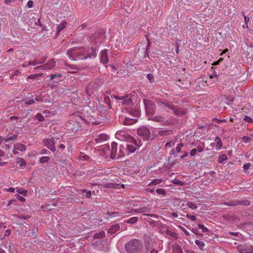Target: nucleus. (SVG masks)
Here are the masks:
<instances>
[{
    "mask_svg": "<svg viewBox=\"0 0 253 253\" xmlns=\"http://www.w3.org/2000/svg\"><path fill=\"white\" fill-rule=\"evenodd\" d=\"M91 50V52L88 48L74 47L67 50V55L71 60L73 61L85 60L96 57L97 48L92 46Z\"/></svg>",
    "mask_w": 253,
    "mask_h": 253,
    "instance_id": "f257e3e1",
    "label": "nucleus"
},
{
    "mask_svg": "<svg viewBox=\"0 0 253 253\" xmlns=\"http://www.w3.org/2000/svg\"><path fill=\"white\" fill-rule=\"evenodd\" d=\"M142 247L141 242L137 240L133 239L129 241L125 246L127 252L133 253H137Z\"/></svg>",
    "mask_w": 253,
    "mask_h": 253,
    "instance_id": "f03ea898",
    "label": "nucleus"
},
{
    "mask_svg": "<svg viewBox=\"0 0 253 253\" xmlns=\"http://www.w3.org/2000/svg\"><path fill=\"white\" fill-rule=\"evenodd\" d=\"M142 145L141 141L139 140L137 143L135 139L133 137V140L128 141L126 143V152L127 155L134 153L138 147Z\"/></svg>",
    "mask_w": 253,
    "mask_h": 253,
    "instance_id": "7ed1b4c3",
    "label": "nucleus"
},
{
    "mask_svg": "<svg viewBox=\"0 0 253 253\" xmlns=\"http://www.w3.org/2000/svg\"><path fill=\"white\" fill-rule=\"evenodd\" d=\"M117 147V143L115 142H112L111 143V149L109 145H105L103 147V151L105 153H107V151H108V152L110 154V158L111 159H114L117 156H118Z\"/></svg>",
    "mask_w": 253,
    "mask_h": 253,
    "instance_id": "20e7f679",
    "label": "nucleus"
},
{
    "mask_svg": "<svg viewBox=\"0 0 253 253\" xmlns=\"http://www.w3.org/2000/svg\"><path fill=\"white\" fill-rule=\"evenodd\" d=\"M99 86L100 84H99V81H95L89 83L86 87V93L89 96H91L97 91Z\"/></svg>",
    "mask_w": 253,
    "mask_h": 253,
    "instance_id": "39448f33",
    "label": "nucleus"
},
{
    "mask_svg": "<svg viewBox=\"0 0 253 253\" xmlns=\"http://www.w3.org/2000/svg\"><path fill=\"white\" fill-rule=\"evenodd\" d=\"M116 137L121 141H131L133 140V137L129 135L124 130H119L115 134Z\"/></svg>",
    "mask_w": 253,
    "mask_h": 253,
    "instance_id": "423d86ee",
    "label": "nucleus"
},
{
    "mask_svg": "<svg viewBox=\"0 0 253 253\" xmlns=\"http://www.w3.org/2000/svg\"><path fill=\"white\" fill-rule=\"evenodd\" d=\"M144 103L146 113L148 114H154L156 110L155 104L153 102L146 99L144 100Z\"/></svg>",
    "mask_w": 253,
    "mask_h": 253,
    "instance_id": "0eeeda50",
    "label": "nucleus"
},
{
    "mask_svg": "<svg viewBox=\"0 0 253 253\" xmlns=\"http://www.w3.org/2000/svg\"><path fill=\"white\" fill-rule=\"evenodd\" d=\"M109 136L106 133H96L92 137V141H94L96 143H100L109 139Z\"/></svg>",
    "mask_w": 253,
    "mask_h": 253,
    "instance_id": "6e6552de",
    "label": "nucleus"
},
{
    "mask_svg": "<svg viewBox=\"0 0 253 253\" xmlns=\"http://www.w3.org/2000/svg\"><path fill=\"white\" fill-rule=\"evenodd\" d=\"M137 134L144 140H147L150 137V131L149 128L143 126L138 128L137 130Z\"/></svg>",
    "mask_w": 253,
    "mask_h": 253,
    "instance_id": "1a4fd4ad",
    "label": "nucleus"
},
{
    "mask_svg": "<svg viewBox=\"0 0 253 253\" xmlns=\"http://www.w3.org/2000/svg\"><path fill=\"white\" fill-rule=\"evenodd\" d=\"M66 126L68 130H72L73 131H77L81 129V126L80 124L76 121H69L66 123Z\"/></svg>",
    "mask_w": 253,
    "mask_h": 253,
    "instance_id": "9d476101",
    "label": "nucleus"
},
{
    "mask_svg": "<svg viewBox=\"0 0 253 253\" xmlns=\"http://www.w3.org/2000/svg\"><path fill=\"white\" fill-rule=\"evenodd\" d=\"M237 250L241 253H252L253 246L249 245H240L237 246Z\"/></svg>",
    "mask_w": 253,
    "mask_h": 253,
    "instance_id": "9b49d317",
    "label": "nucleus"
},
{
    "mask_svg": "<svg viewBox=\"0 0 253 253\" xmlns=\"http://www.w3.org/2000/svg\"><path fill=\"white\" fill-rule=\"evenodd\" d=\"M44 145L52 152L55 151V144L56 142L53 138H48L44 139L43 140Z\"/></svg>",
    "mask_w": 253,
    "mask_h": 253,
    "instance_id": "f8f14e48",
    "label": "nucleus"
},
{
    "mask_svg": "<svg viewBox=\"0 0 253 253\" xmlns=\"http://www.w3.org/2000/svg\"><path fill=\"white\" fill-rule=\"evenodd\" d=\"M113 97L117 100H122V103L125 105L129 106L133 104L131 99L128 96L119 97L118 95H113Z\"/></svg>",
    "mask_w": 253,
    "mask_h": 253,
    "instance_id": "ddd939ff",
    "label": "nucleus"
},
{
    "mask_svg": "<svg viewBox=\"0 0 253 253\" xmlns=\"http://www.w3.org/2000/svg\"><path fill=\"white\" fill-rule=\"evenodd\" d=\"M166 106L170 109L172 111V112L174 113V114L177 115H183L185 114V112L184 111H182L179 108H177L175 106L173 105H170V104H166Z\"/></svg>",
    "mask_w": 253,
    "mask_h": 253,
    "instance_id": "4468645a",
    "label": "nucleus"
},
{
    "mask_svg": "<svg viewBox=\"0 0 253 253\" xmlns=\"http://www.w3.org/2000/svg\"><path fill=\"white\" fill-rule=\"evenodd\" d=\"M100 61L102 63L106 64L108 62V57L106 50H103L101 51L100 55Z\"/></svg>",
    "mask_w": 253,
    "mask_h": 253,
    "instance_id": "2eb2a0df",
    "label": "nucleus"
},
{
    "mask_svg": "<svg viewBox=\"0 0 253 253\" xmlns=\"http://www.w3.org/2000/svg\"><path fill=\"white\" fill-rule=\"evenodd\" d=\"M142 253H158V252L150 244H147L145 245V249L142 251Z\"/></svg>",
    "mask_w": 253,
    "mask_h": 253,
    "instance_id": "dca6fc26",
    "label": "nucleus"
},
{
    "mask_svg": "<svg viewBox=\"0 0 253 253\" xmlns=\"http://www.w3.org/2000/svg\"><path fill=\"white\" fill-rule=\"evenodd\" d=\"M171 253H183L181 247L177 244H174L172 247V252Z\"/></svg>",
    "mask_w": 253,
    "mask_h": 253,
    "instance_id": "f3484780",
    "label": "nucleus"
},
{
    "mask_svg": "<svg viewBox=\"0 0 253 253\" xmlns=\"http://www.w3.org/2000/svg\"><path fill=\"white\" fill-rule=\"evenodd\" d=\"M16 139V134H14L12 136H7L5 139V142L6 143L5 145L8 148H10L11 141H13Z\"/></svg>",
    "mask_w": 253,
    "mask_h": 253,
    "instance_id": "a211bd4d",
    "label": "nucleus"
},
{
    "mask_svg": "<svg viewBox=\"0 0 253 253\" xmlns=\"http://www.w3.org/2000/svg\"><path fill=\"white\" fill-rule=\"evenodd\" d=\"M214 141L216 142V145L215 146V149L216 150H220L222 146V143L220 138L218 136H216L214 139Z\"/></svg>",
    "mask_w": 253,
    "mask_h": 253,
    "instance_id": "6ab92c4d",
    "label": "nucleus"
},
{
    "mask_svg": "<svg viewBox=\"0 0 253 253\" xmlns=\"http://www.w3.org/2000/svg\"><path fill=\"white\" fill-rule=\"evenodd\" d=\"M119 149V152L118 153V158L127 155V152H126V149L125 148L123 145H120Z\"/></svg>",
    "mask_w": 253,
    "mask_h": 253,
    "instance_id": "aec40b11",
    "label": "nucleus"
},
{
    "mask_svg": "<svg viewBox=\"0 0 253 253\" xmlns=\"http://www.w3.org/2000/svg\"><path fill=\"white\" fill-rule=\"evenodd\" d=\"M147 211V209L146 208H139L136 209H132L131 211H127L126 213H143Z\"/></svg>",
    "mask_w": 253,
    "mask_h": 253,
    "instance_id": "412c9836",
    "label": "nucleus"
},
{
    "mask_svg": "<svg viewBox=\"0 0 253 253\" xmlns=\"http://www.w3.org/2000/svg\"><path fill=\"white\" fill-rule=\"evenodd\" d=\"M67 23L65 21H62L57 27L56 34L58 35L59 33L63 30L66 26Z\"/></svg>",
    "mask_w": 253,
    "mask_h": 253,
    "instance_id": "4be33fe9",
    "label": "nucleus"
},
{
    "mask_svg": "<svg viewBox=\"0 0 253 253\" xmlns=\"http://www.w3.org/2000/svg\"><path fill=\"white\" fill-rule=\"evenodd\" d=\"M120 230V225L119 224H116L112 226V227L109 229V233L111 234H114L116 233L117 231H119Z\"/></svg>",
    "mask_w": 253,
    "mask_h": 253,
    "instance_id": "5701e85b",
    "label": "nucleus"
},
{
    "mask_svg": "<svg viewBox=\"0 0 253 253\" xmlns=\"http://www.w3.org/2000/svg\"><path fill=\"white\" fill-rule=\"evenodd\" d=\"M46 65V69L50 70L52 69L55 65V61L53 59L50 60L47 63L45 64Z\"/></svg>",
    "mask_w": 253,
    "mask_h": 253,
    "instance_id": "b1692460",
    "label": "nucleus"
},
{
    "mask_svg": "<svg viewBox=\"0 0 253 253\" xmlns=\"http://www.w3.org/2000/svg\"><path fill=\"white\" fill-rule=\"evenodd\" d=\"M136 120L134 119H131L129 118H126L124 121V124L125 125H131L135 124L136 122Z\"/></svg>",
    "mask_w": 253,
    "mask_h": 253,
    "instance_id": "393cba45",
    "label": "nucleus"
},
{
    "mask_svg": "<svg viewBox=\"0 0 253 253\" xmlns=\"http://www.w3.org/2000/svg\"><path fill=\"white\" fill-rule=\"evenodd\" d=\"M148 120L155 121L156 122H163L165 120L164 118L160 116H156L154 117H151L148 119Z\"/></svg>",
    "mask_w": 253,
    "mask_h": 253,
    "instance_id": "a878e982",
    "label": "nucleus"
},
{
    "mask_svg": "<svg viewBox=\"0 0 253 253\" xmlns=\"http://www.w3.org/2000/svg\"><path fill=\"white\" fill-rule=\"evenodd\" d=\"M17 164H19L21 169H23L26 166L25 161L21 158H17Z\"/></svg>",
    "mask_w": 253,
    "mask_h": 253,
    "instance_id": "bb28decb",
    "label": "nucleus"
},
{
    "mask_svg": "<svg viewBox=\"0 0 253 253\" xmlns=\"http://www.w3.org/2000/svg\"><path fill=\"white\" fill-rule=\"evenodd\" d=\"M163 182L161 179H154L151 182H150L148 185H156L161 184Z\"/></svg>",
    "mask_w": 253,
    "mask_h": 253,
    "instance_id": "cd10ccee",
    "label": "nucleus"
},
{
    "mask_svg": "<svg viewBox=\"0 0 253 253\" xmlns=\"http://www.w3.org/2000/svg\"><path fill=\"white\" fill-rule=\"evenodd\" d=\"M227 160V157L225 154H221L219 156L217 162L219 164L222 163L224 161Z\"/></svg>",
    "mask_w": 253,
    "mask_h": 253,
    "instance_id": "c85d7f7f",
    "label": "nucleus"
},
{
    "mask_svg": "<svg viewBox=\"0 0 253 253\" xmlns=\"http://www.w3.org/2000/svg\"><path fill=\"white\" fill-rule=\"evenodd\" d=\"M195 243L199 247L200 250H203L205 244L203 241L200 240H196Z\"/></svg>",
    "mask_w": 253,
    "mask_h": 253,
    "instance_id": "c756f323",
    "label": "nucleus"
},
{
    "mask_svg": "<svg viewBox=\"0 0 253 253\" xmlns=\"http://www.w3.org/2000/svg\"><path fill=\"white\" fill-rule=\"evenodd\" d=\"M90 42L91 44H97V43L100 42V40L98 37L94 36H91L90 37Z\"/></svg>",
    "mask_w": 253,
    "mask_h": 253,
    "instance_id": "7c9ffc66",
    "label": "nucleus"
},
{
    "mask_svg": "<svg viewBox=\"0 0 253 253\" xmlns=\"http://www.w3.org/2000/svg\"><path fill=\"white\" fill-rule=\"evenodd\" d=\"M137 221V217H132L130 218L128 220H124L125 223H127L129 224H134Z\"/></svg>",
    "mask_w": 253,
    "mask_h": 253,
    "instance_id": "2f4dec72",
    "label": "nucleus"
},
{
    "mask_svg": "<svg viewBox=\"0 0 253 253\" xmlns=\"http://www.w3.org/2000/svg\"><path fill=\"white\" fill-rule=\"evenodd\" d=\"M171 131L170 130H161L159 131V134L160 136H166L170 134Z\"/></svg>",
    "mask_w": 253,
    "mask_h": 253,
    "instance_id": "473e14b6",
    "label": "nucleus"
},
{
    "mask_svg": "<svg viewBox=\"0 0 253 253\" xmlns=\"http://www.w3.org/2000/svg\"><path fill=\"white\" fill-rule=\"evenodd\" d=\"M186 205L188 207V208L192 210H196L197 209V206L196 205L191 202H187Z\"/></svg>",
    "mask_w": 253,
    "mask_h": 253,
    "instance_id": "72a5a7b5",
    "label": "nucleus"
},
{
    "mask_svg": "<svg viewBox=\"0 0 253 253\" xmlns=\"http://www.w3.org/2000/svg\"><path fill=\"white\" fill-rule=\"evenodd\" d=\"M198 227L199 229H202V231L203 233H206L209 231L208 228L201 223H199L198 225Z\"/></svg>",
    "mask_w": 253,
    "mask_h": 253,
    "instance_id": "f704fd0d",
    "label": "nucleus"
},
{
    "mask_svg": "<svg viewBox=\"0 0 253 253\" xmlns=\"http://www.w3.org/2000/svg\"><path fill=\"white\" fill-rule=\"evenodd\" d=\"M108 214L109 215V216L111 217H116V216H121V214L117 212V211H114V212H108Z\"/></svg>",
    "mask_w": 253,
    "mask_h": 253,
    "instance_id": "c9c22d12",
    "label": "nucleus"
},
{
    "mask_svg": "<svg viewBox=\"0 0 253 253\" xmlns=\"http://www.w3.org/2000/svg\"><path fill=\"white\" fill-rule=\"evenodd\" d=\"M17 150L23 151L26 150V146L22 144H17Z\"/></svg>",
    "mask_w": 253,
    "mask_h": 253,
    "instance_id": "e433bc0d",
    "label": "nucleus"
},
{
    "mask_svg": "<svg viewBox=\"0 0 253 253\" xmlns=\"http://www.w3.org/2000/svg\"><path fill=\"white\" fill-rule=\"evenodd\" d=\"M17 192H18L19 194H21L24 196H25L27 193V191L22 188L17 189Z\"/></svg>",
    "mask_w": 253,
    "mask_h": 253,
    "instance_id": "4c0bfd02",
    "label": "nucleus"
},
{
    "mask_svg": "<svg viewBox=\"0 0 253 253\" xmlns=\"http://www.w3.org/2000/svg\"><path fill=\"white\" fill-rule=\"evenodd\" d=\"M35 118L40 122H42L44 120L43 116L41 114H37L35 116Z\"/></svg>",
    "mask_w": 253,
    "mask_h": 253,
    "instance_id": "58836bf2",
    "label": "nucleus"
},
{
    "mask_svg": "<svg viewBox=\"0 0 253 253\" xmlns=\"http://www.w3.org/2000/svg\"><path fill=\"white\" fill-rule=\"evenodd\" d=\"M156 191L159 195H163L164 196H165L166 195V192L163 189H157Z\"/></svg>",
    "mask_w": 253,
    "mask_h": 253,
    "instance_id": "ea45409f",
    "label": "nucleus"
},
{
    "mask_svg": "<svg viewBox=\"0 0 253 253\" xmlns=\"http://www.w3.org/2000/svg\"><path fill=\"white\" fill-rule=\"evenodd\" d=\"M79 158L81 160L84 161H87L89 158L88 156L84 154V153H81Z\"/></svg>",
    "mask_w": 253,
    "mask_h": 253,
    "instance_id": "a19ab883",
    "label": "nucleus"
},
{
    "mask_svg": "<svg viewBox=\"0 0 253 253\" xmlns=\"http://www.w3.org/2000/svg\"><path fill=\"white\" fill-rule=\"evenodd\" d=\"M147 78L150 83H152L154 82L155 79L153 74L150 73L148 74L147 76Z\"/></svg>",
    "mask_w": 253,
    "mask_h": 253,
    "instance_id": "79ce46f5",
    "label": "nucleus"
},
{
    "mask_svg": "<svg viewBox=\"0 0 253 253\" xmlns=\"http://www.w3.org/2000/svg\"><path fill=\"white\" fill-rule=\"evenodd\" d=\"M49 160V157L47 156H43L40 158V161L41 163H45L48 162Z\"/></svg>",
    "mask_w": 253,
    "mask_h": 253,
    "instance_id": "37998d69",
    "label": "nucleus"
},
{
    "mask_svg": "<svg viewBox=\"0 0 253 253\" xmlns=\"http://www.w3.org/2000/svg\"><path fill=\"white\" fill-rule=\"evenodd\" d=\"M198 151L196 148L192 149L190 153V156L196 157L197 155Z\"/></svg>",
    "mask_w": 253,
    "mask_h": 253,
    "instance_id": "c03bdc74",
    "label": "nucleus"
},
{
    "mask_svg": "<svg viewBox=\"0 0 253 253\" xmlns=\"http://www.w3.org/2000/svg\"><path fill=\"white\" fill-rule=\"evenodd\" d=\"M226 205L230 206H235L236 205H239V201H232L228 203L225 204Z\"/></svg>",
    "mask_w": 253,
    "mask_h": 253,
    "instance_id": "a18cd8bd",
    "label": "nucleus"
},
{
    "mask_svg": "<svg viewBox=\"0 0 253 253\" xmlns=\"http://www.w3.org/2000/svg\"><path fill=\"white\" fill-rule=\"evenodd\" d=\"M191 231H192V232L194 234H196V235H197L198 236L201 237V236H203L202 233H200L199 232V231H198V229H197V228H193V229L191 230Z\"/></svg>",
    "mask_w": 253,
    "mask_h": 253,
    "instance_id": "49530a36",
    "label": "nucleus"
},
{
    "mask_svg": "<svg viewBox=\"0 0 253 253\" xmlns=\"http://www.w3.org/2000/svg\"><path fill=\"white\" fill-rule=\"evenodd\" d=\"M244 120L248 123H249L251 124L253 123V119L251 117H250L248 116H245Z\"/></svg>",
    "mask_w": 253,
    "mask_h": 253,
    "instance_id": "de8ad7c7",
    "label": "nucleus"
},
{
    "mask_svg": "<svg viewBox=\"0 0 253 253\" xmlns=\"http://www.w3.org/2000/svg\"><path fill=\"white\" fill-rule=\"evenodd\" d=\"M250 204V202L248 200H244L239 201V205L243 206H249Z\"/></svg>",
    "mask_w": 253,
    "mask_h": 253,
    "instance_id": "09e8293b",
    "label": "nucleus"
},
{
    "mask_svg": "<svg viewBox=\"0 0 253 253\" xmlns=\"http://www.w3.org/2000/svg\"><path fill=\"white\" fill-rule=\"evenodd\" d=\"M186 216L187 218H189L191 221H196L197 219V218L195 215H190L189 214H187Z\"/></svg>",
    "mask_w": 253,
    "mask_h": 253,
    "instance_id": "8fccbe9b",
    "label": "nucleus"
},
{
    "mask_svg": "<svg viewBox=\"0 0 253 253\" xmlns=\"http://www.w3.org/2000/svg\"><path fill=\"white\" fill-rule=\"evenodd\" d=\"M44 61H43L41 62H38V61H36V60H34L33 61H29V63H28V65H33V66H35L38 64H41L43 62H44Z\"/></svg>",
    "mask_w": 253,
    "mask_h": 253,
    "instance_id": "3c124183",
    "label": "nucleus"
},
{
    "mask_svg": "<svg viewBox=\"0 0 253 253\" xmlns=\"http://www.w3.org/2000/svg\"><path fill=\"white\" fill-rule=\"evenodd\" d=\"M172 183L173 184L179 185H183V182L181 181L180 180L175 179L172 181Z\"/></svg>",
    "mask_w": 253,
    "mask_h": 253,
    "instance_id": "603ef678",
    "label": "nucleus"
},
{
    "mask_svg": "<svg viewBox=\"0 0 253 253\" xmlns=\"http://www.w3.org/2000/svg\"><path fill=\"white\" fill-rule=\"evenodd\" d=\"M242 140L244 142L248 143L251 141L252 139L249 136H245L242 138Z\"/></svg>",
    "mask_w": 253,
    "mask_h": 253,
    "instance_id": "864d4df0",
    "label": "nucleus"
},
{
    "mask_svg": "<svg viewBox=\"0 0 253 253\" xmlns=\"http://www.w3.org/2000/svg\"><path fill=\"white\" fill-rule=\"evenodd\" d=\"M104 236H105V232L103 231H102V232H100L99 233H97V234H95L94 236L96 238H102Z\"/></svg>",
    "mask_w": 253,
    "mask_h": 253,
    "instance_id": "5fc2aeb1",
    "label": "nucleus"
},
{
    "mask_svg": "<svg viewBox=\"0 0 253 253\" xmlns=\"http://www.w3.org/2000/svg\"><path fill=\"white\" fill-rule=\"evenodd\" d=\"M183 146V143H179L177 144L176 148V151L177 153H179L180 152L181 148Z\"/></svg>",
    "mask_w": 253,
    "mask_h": 253,
    "instance_id": "6e6d98bb",
    "label": "nucleus"
},
{
    "mask_svg": "<svg viewBox=\"0 0 253 253\" xmlns=\"http://www.w3.org/2000/svg\"><path fill=\"white\" fill-rule=\"evenodd\" d=\"M174 145V143L172 141H169V142L166 143L165 144V147H169L170 148L172 147Z\"/></svg>",
    "mask_w": 253,
    "mask_h": 253,
    "instance_id": "4d7b16f0",
    "label": "nucleus"
},
{
    "mask_svg": "<svg viewBox=\"0 0 253 253\" xmlns=\"http://www.w3.org/2000/svg\"><path fill=\"white\" fill-rule=\"evenodd\" d=\"M62 75L60 74H52L50 76V80H53L56 77H61Z\"/></svg>",
    "mask_w": 253,
    "mask_h": 253,
    "instance_id": "13d9d810",
    "label": "nucleus"
},
{
    "mask_svg": "<svg viewBox=\"0 0 253 253\" xmlns=\"http://www.w3.org/2000/svg\"><path fill=\"white\" fill-rule=\"evenodd\" d=\"M251 166V163H246L243 166V169L245 170H247V169H248Z\"/></svg>",
    "mask_w": 253,
    "mask_h": 253,
    "instance_id": "bf43d9fd",
    "label": "nucleus"
},
{
    "mask_svg": "<svg viewBox=\"0 0 253 253\" xmlns=\"http://www.w3.org/2000/svg\"><path fill=\"white\" fill-rule=\"evenodd\" d=\"M17 199H18L19 201L22 202H25L26 199L25 198L20 196L19 194H17Z\"/></svg>",
    "mask_w": 253,
    "mask_h": 253,
    "instance_id": "052dcab7",
    "label": "nucleus"
},
{
    "mask_svg": "<svg viewBox=\"0 0 253 253\" xmlns=\"http://www.w3.org/2000/svg\"><path fill=\"white\" fill-rule=\"evenodd\" d=\"M83 192H86L85 197L89 198L91 197V191H87L86 189H84L83 190Z\"/></svg>",
    "mask_w": 253,
    "mask_h": 253,
    "instance_id": "680f3d73",
    "label": "nucleus"
},
{
    "mask_svg": "<svg viewBox=\"0 0 253 253\" xmlns=\"http://www.w3.org/2000/svg\"><path fill=\"white\" fill-rule=\"evenodd\" d=\"M35 69H36V70L40 69V70H46V65H44H44L37 67L35 68Z\"/></svg>",
    "mask_w": 253,
    "mask_h": 253,
    "instance_id": "e2e57ef3",
    "label": "nucleus"
},
{
    "mask_svg": "<svg viewBox=\"0 0 253 253\" xmlns=\"http://www.w3.org/2000/svg\"><path fill=\"white\" fill-rule=\"evenodd\" d=\"M33 1L32 0H29L27 3V5L29 8H32L33 6Z\"/></svg>",
    "mask_w": 253,
    "mask_h": 253,
    "instance_id": "0e129e2a",
    "label": "nucleus"
},
{
    "mask_svg": "<svg viewBox=\"0 0 253 253\" xmlns=\"http://www.w3.org/2000/svg\"><path fill=\"white\" fill-rule=\"evenodd\" d=\"M40 74H35V75H30L28 77H27V79H35L37 77H38L39 75H40Z\"/></svg>",
    "mask_w": 253,
    "mask_h": 253,
    "instance_id": "69168bd1",
    "label": "nucleus"
},
{
    "mask_svg": "<svg viewBox=\"0 0 253 253\" xmlns=\"http://www.w3.org/2000/svg\"><path fill=\"white\" fill-rule=\"evenodd\" d=\"M15 0H4V3L5 4H9L12 2H14Z\"/></svg>",
    "mask_w": 253,
    "mask_h": 253,
    "instance_id": "338daca9",
    "label": "nucleus"
},
{
    "mask_svg": "<svg viewBox=\"0 0 253 253\" xmlns=\"http://www.w3.org/2000/svg\"><path fill=\"white\" fill-rule=\"evenodd\" d=\"M34 102H35L34 100L33 99H29L28 100H27L26 102V103L30 105V104L34 103Z\"/></svg>",
    "mask_w": 253,
    "mask_h": 253,
    "instance_id": "774afa93",
    "label": "nucleus"
}]
</instances>
